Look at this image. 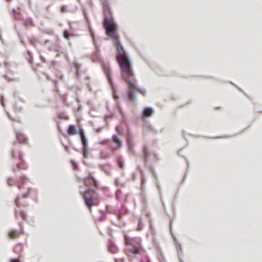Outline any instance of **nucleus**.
Here are the masks:
<instances>
[{
	"label": "nucleus",
	"mask_w": 262,
	"mask_h": 262,
	"mask_svg": "<svg viewBox=\"0 0 262 262\" xmlns=\"http://www.w3.org/2000/svg\"><path fill=\"white\" fill-rule=\"evenodd\" d=\"M103 26L108 36L113 39V45L117 50V60L120 67L123 79L127 85L128 99L129 101L135 100L134 93L139 92L143 95L146 94L145 90L139 89L136 85V80L133 73L131 63L126 55L123 47L119 41V36L117 32L118 26L111 17H106L103 21Z\"/></svg>",
	"instance_id": "nucleus-1"
},
{
	"label": "nucleus",
	"mask_w": 262,
	"mask_h": 262,
	"mask_svg": "<svg viewBox=\"0 0 262 262\" xmlns=\"http://www.w3.org/2000/svg\"><path fill=\"white\" fill-rule=\"evenodd\" d=\"M125 242L127 245L133 246L132 247L127 248L126 254L131 257L132 255L142 254L145 251L140 245V241L139 238L129 239L125 237Z\"/></svg>",
	"instance_id": "nucleus-2"
},
{
	"label": "nucleus",
	"mask_w": 262,
	"mask_h": 262,
	"mask_svg": "<svg viewBox=\"0 0 262 262\" xmlns=\"http://www.w3.org/2000/svg\"><path fill=\"white\" fill-rule=\"evenodd\" d=\"M85 204L89 210H91L93 206L98 205L100 199L98 195L92 189H89L83 193Z\"/></svg>",
	"instance_id": "nucleus-3"
},
{
	"label": "nucleus",
	"mask_w": 262,
	"mask_h": 262,
	"mask_svg": "<svg viewBox=\"0 0 262 262\" xmlns=\"http://www.w3.org/2000/svg\"><path fill=\"white\" fill-rule=\"evenodd\" d=\"M17 139L18 142L21 144H27V140L26 137L20 132H17L16 133Z\"/></svg>",
	"instance_id": "nucleus-4"
},
{
	"label": "nucleus",
	"mask_w": 262,
	"mask_h": 262,
	"mask_svg": "<svg viewBox=\"0 0 262 262\" xmlns=\"http://www.w3.org/2000/svg\"><path fill=\"white\" fill-rule=\"evenodd\" d=\"M113 141L116 143V146L113 147V150H116L121 146V143L117 135H114L112 137Z\"/></svg>",
	"instance_id": "nucleus-5"
},
{
	"label": "nucleus",
	"mask_w": 262,
	"mask_h": 262,
	"mask_svg": "<svg viewBox=\"0 0 262 262\" xmlns=\"http://www.w3.org/2000/svg\"><path fill=\"white\" fill-rule=\"evenodd\" d=\"M154 113L153 110L149 107L145 108L143 112L142 117H150Z\"/></svg>",
	"instance_id": "nucleus-6"
},
{
	"label": "nucleus",
	"mask_w": 262,
	"mask_h": 262,
	"mask_svg": "<svg viewBox=\"0 0 262 262\" xmlns=\"http://www.w3.org/2000/svg\"><path fill=\"white\" fill-rule=\"evenodd\" d=\"M20 233L14 230H11L9 233V237L11 239H13L18 237L20 236Z\"/></svg>",
	"instance_id": "nucleus-7"
},
{
	"label": "nucleus",
	"mask_w": 262,
	"mask_h": 262,
	"mask_svg": "<svg viewBox=\"0 0 262 262\" xmlns=\"http://www.w3.org/2000/svg\"><path fill=\"white\" fill-rule=\"evenodd\" d=\"M80 135L81 138L82 142L84 147H85L87 144L86 139L85 137L84 133L83 130L80 131Z\"/></svg>",
	"instance_id": "nucleus-8"
},
{
	"label": "nucleus",
	"mask_w": 262,
	"mask_h": 262,
	"mask_svg": "<svg viewBox=\"0 0 262 262\" xmlns=\"http://www.w3.org/2000/svg\"><path fill=\"white\" fill-rule=\"evenodd\" d=\"M67 132L68 134L70 135H75L77 133L75 127L74 125H70Z\"/></svg>",
	"instance_id": "nucleus-9"
},
{
	"label": "nucleus",
	"mask_w": 262,
	"mask_h": 262,
	"mask_svg": "<svg viewBox=\"0 0 262 262\" xmlns=\"http://www.w3.org/2000/svg\"><path fill=\"white\" fill-rule=\"evenodd\" d=\"M26 179L25 177H22L17 182V186L19 189L23 188V184L26 181Z\"/></svg>",
	"instance_id": "nucleus-10"
},
{
	"label": "nucleus",
	"mask_w": 262,
	"mask_h": 262,
	"mask_svg": "<svg viewBox=\"0 0 262 262\" xmlns=\"http://www.w3.org/2000/svg\"><path fill=\"white\" fill-rule=\"evenodd\" d=\"M108 248H109L110 251L111 252H112V253H116L118 251V249H117V247L115 245H114V244H111L109 245Z\"/></svg>",
	"instance_id": "nucleus-11"
},
{
	"label": "nucleus",
	"mask_w": 262,
	"mask_h": 262,
	"mask_svg": "<svg viewBox=\"0 0 262 262\" xmlns=\"http://www.w3.org/2000/svg\"><path fill=\"white\" fill-rule=\"evenodd\" d=\"M117 163L118 164L119 168H120L121 169L124 168L123 161L122 158L119 157L118 158Z\"/></svg>",
	"instance_id": "nucleus-12"
},
{
	"label": "nucleus",
	"mask_w": 262,
	"mask_h": 262,
	"mask_svg": "<svg viewBox=\"0 0 262 262\" xmlns=\"http://www.w3.org/2000/svg\"><path fill=\"white\" fill-rule=\"evenodd\" d=\"M24 24L26 27H30L33 25V23L31 19H27L24 20Z\"/></svg>",
	"instance_id": "nucleus-13"
},
{
	"label": "nucleus",
	"mask_w": 262,
	"mask_h": 262,
	"mask_svg": "<svg viewBox=\"0 0 262 262\" xmlns=\"http://www.w3.org/2000/svg\"><path fill=\"white\" fill-rule=\"evenodd\" d=\"M17 168L19 169H26V166L24 162H21L17 165Z\"/></svg>",
	"instance_id": "nucleus-14"
},
{
	"label": "nucleus",
	"mask_w": 262,
	"mask_h": 262,
	"mask_svg": "<svg viewBox=\"0 0 262 262\" xmlns=\"http://www.w3.org/2000/svg\"><path fill=\"white\" fill-rule=\"evenodd\" d=\"M8 184L10 186H13L14 185V181L11 178H9L8 180Z\"/></svg>",
	"instance_id": "nucleus-15"
},
{
	"label": "nucleus",
	"mask_w": 262,
	"mask_h": 262,
	"mask_svg": "<svg viewBox=\"0 0 262 262\" xmlns=\"http://www.w3.org/2000/svg\"><path fill=\"white\" fill-rule=\"evenodd\" d=\"M90 178L93 181L94 186L96 187H98V183L96 181V180L94 179V178H93L91 176H90Z\"/></svg>",
	"instance_id": "nucleus-16"
},
{
	"label": "nucleus",
	"mask_w": 262,
	"mask_h": 262,
	"mask_svg": "<svg viewBox=\"0 0 262 262\" xmlns=\"http://www.w3.org/2000/svg\"><path fill=\"white\" fill-rule=\"evenodd\" d=\"M64 36L67 39L69 38L70 34L67 30L64 31Z\"/></svg>",
	"instance_id": "nucleus-17"
},
{
	"label": "nucleus",
	"mask_w": 262,
	"mask_h": 262,
	"mask_svg": "<svg viewBox=\"0 0 262 262\" xmlns=\"http://www.w3.org/2000/svg\"><path fill=\"white\" fill-rule=\"evenodd\" d=\"M141 262H149L148 257L146 256H145L143 258L141 259Z\"/></svg>",
	"instance_id": "nucleus-18"
},
{
	"label": "nucleus",
	"mask_w": 262,
	"mask_h": 262,
	"mask_svg": "<svg viewBox=\"0 0 262 262\" xmlns=\"http://www.w3.org/2000/svg\"><path fill=\"white\" fill-rule=\"evenodd\" d=\"M101 157L103 159H105V158L109 157V155L107 154L101 153Z\"/></svg>",
	"instance_id": "nucleus-19"
},
{
	"label": "nucleus",
	"mask_w": 262,
	"mask_h": 262,
	"mask_svg": "<svg viewBox=\"0 0 262 262\" xmlns=\"http://www.w3.org/2000/svg\"><path fill=\"white\" fill-rule=\"evenodd\" d=\"M19 198H17L16 200H15V203H16V204L17 206H19Z\"/></svg>",
	"instance_id": "nucleus-20"
},
{
	"label": "nucleus",
	"mask_w": 262,
	"mask_h": 262,
	"mask_svg": "<svg viewBox=\"0 0 262 262\" xmlns=\"http://www.w3.org/2000/svg\"><path fill=\"white\" fill-rule=\"evenodd\" d=\"M72 164H73V167L75 169H76L77 168V164L74 162H72Z\"/></svg>",
	"instance_id": "nucleus-21"
},
{
	"label": "nucleus",
	"mask_w": 262,
	"mask_h": 262,
	"mask_svg": "<svg viewBox=\"0 0 262 262\" xmlns=\"http://www.w3.org/2000/svg\"><path fill=\"white\" fill-rule=\"evenodd\" d=\"M11 262H21L19 259H14L11 260Z\"/></svg>",
	"instance_id": "nucleus-22"
},
{
	"label": "nucleus",
	"mask_w": 262,
	"mask_h": 262,
	"mask_svg": "<svg viewBox=\"0 0 262 262\" xmlns=\"http://www.w3.org/2000/svg\"><path fill=\"white\" fill-rule=\"evenodd\" d=\"M29 41H30V43H31L32 45L34 44V41L33 39H30Z\"/></svg>",
	"instance_id": "nucleus-23"
},
{
	"label": "nucleus",
	"mask_w": 262,
	"mask_h": 262,
	"mask_svg": "<svg viewBox=\"0 0 262 262\" xmlns=\"http://www.w3.org/2000/svg\"><path fill=\"white\" fill-rule=\"evenodd\" d=\"M63 10H64V8L63 7V8H62V11H63Z\"/></svg>",
	"instance_id": "nucleus-24"
},
{
	"label": "nucleus",
	"mask_w": 262,
	"mask_h": 262,
	"mask_svg": "<svg viewBox=\"0 0 262 262\" xmlns=\"http://www.w3.org/2000/svg\"><path fill=\"white\" fill-rule=\"evenodd\" d=\"M63 10H64V8L63 7V8H62V11H63Z\"/></svg>",
	"instance_id": "nucleus-25"
},
{
	"label": "nucleus",
	"mask_w": 262,
	"mask_h": 262,
	"mask_svg": "<svg viewBox=\"0 0 262 262\" xmlns=\"http://www.w3.org/2000/svg\"><path fill=\"white\" fill-rule=\"evenodd\" d=\"M86 181H87V180H85V184L87 185Z\"/></svg>",
	"instance_id": "nucleus-26"
},
{
	"label": "nucleus",
	"mask_w": 262,
	"mask_h": 262,
	"mask_svg": "<svg viewBox=\"0 0 262 262\" xmlns=\"http://www.w3.org/2000/svg\"><path fill=\"white\" fill-rule=\"evenodd\" d=\"M7 1H10V0H7Z\"/></svg>",
	"instance_id": "nucleus-27"
}]
</instances>
